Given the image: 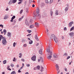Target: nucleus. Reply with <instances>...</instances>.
Here are the masks:
<instances>
[{
    "label": "nucleus",
    "instance_id": "f257e3e1",
    "mask_svg": "<svg viewBox=\"0 0 74 74\" xmlns=\"http://www.w3.org/2000/svg\"><path fill=\"white\" fill-rule=\"evenodd\" d=\"M49 48H50V46H49L48 48L46 50L47 52L49 53L48 55L49 56L47 57V58L48 59H51L52 58L51 55H52V52H50V49Z\"/></svg>",
    "mask_w": 74,
    "mask_h": 74
},
{
    "label": "nucleus",
    "instance_id": "f03ea898",
    "mask_svg": "<svg viewBox=\"0 0 74 74\" xmlns=\"http://www.w3.org/2000/svg\"><path fill=\"white\" fill-rule=\"evenodd\" d=\"M3 39L2 43L3 45H5L7 44V41L6 40L5 38L3 37V36L1 35H0V41L1 40V39Z\"/></svg>",
    "mask_w": 74,
    "mask_h": 74
},
{
    "label": "nucleus",
    "instance_id": "7ed1b4c3",
    "mask_svg": "<svg viewBox=\"0 0 74 74\" xmlns=\"http://www.w3.org/2000/svg\"><path fill=\"white\" fill-rule=\"evenodd\" d=\"M40 12V10H39V8H38L36 10V13H37V14H36V13H35V15L36 16H39L40 17L41 16L40 15V14H39V12Z\"/></svg>",
    "mask_w": 74,
    "mask_h": 74
},
{
    "label": "nucleus",
    "instance_id": "20e7f679",
    "mask_svg": "<svg viewBox=\"0 0 74 74\" xmlns=\"http://www.w3.org/2000/svg\"><path fill=\"white\" fill-rule=\"evenodd\" d=\"M56 37H55V36L54 34H52L50 37V38L51 40H54L55 38Z\"/></svg>",
    "mask_w": 74,
    "mask_h": 74
},
{
    "label": "nucleus",
    "instance_id": "39448f33",
    "mask_svg": "<svg viewBox=\"0 0 74 74\" xmlns=\"http://www.w3.org/2000/svg\"><path fill=\"white\" fill-rule=\"evenodd\" d=\"M25 23L26 25L27 26H29V22L27 21V20H25Z\"/></svg>",
    "mask_w": 74,
    "mask_h": 74
},
{
    "label": "nucleus",
    "instance_id": "423d86ee",
    "mask_svg": "<svg viewBox=\"0 0 74 74\" xmlns=\"http://www.w3.org/2000/svg\"><path fill=\"white\" fill-rule=\"evenodd\" d=\"M66 7L65 9V11H67L68 10V7H69V4H67L66 5Z\"/></svg>",
    "mask_w": 74,
    "mask_h": 74
},
{
    "label": "nucleus",
    "instance_id": "0eeeda50",
    "mask_svg": "<svg viewBox=\"0 0 74 74\" xmlns=\"http://www.w3.org/2000/svg\"><path fill=\"white\" fill-rule=\"evenodd\" d=\"M36 57V56H35L32 57L31 58L32 60H33V61H35Z\"/></svg>",
    "mask_w": 74,
    "mask_h": 74
},
{
    "label": "nucleus",
    "instance_id": "6e6552de",
    "mask_svg": "<svg viewBox=\"0 0 74 74\" xmlns=\"http://www.w3.org/2000/svg\"><path fill=\"white\" fill-rule=\"evenodd\" d=\"M73 24V22L72 21L71 22H70L69 23V27H71V26H72V25Z\"/></svg>",
    "mask_w": 74,
    "mask_h": 74
},
{
    "label": "nucleus",
    "instance_id": "1a4fd4ad",
    "mask_svg": "<svg viewBox=\"0 0 74 74\" xmlns=\"http://www.w3.org/2000/svg\"><path fill=\"white\" fill-rule=\"evenodd\" d=\"M35 38L36 39V40L37 41H39V40L38 39V37H37V34H36L35 36Z\"/></svg>",
    "mask_w": 74,
    "mask_h": 74
},
{
    "label": "nucleus",
    "instance_id": "9d476101",
    "mask_svg": "<svg viewBox=\"0 0 74 74\" xmlns=\"http://www.w3.org/2000/svg\"><path fill=\"white\" fill-rule=\"evenodd\" d=\"M15 18V16H13L11 20L10 21V22H13V20Z\"/></svg>",
    "mask_w": 74,
    "mask_h": 74
},
{
    "label": "nucleus",
    "instance_id": "9b49d317",
    "mask_svg": "<svg viewBox=\"0 0 74 74\" xmlns=\"http://www.w3.org/2000/svg\"><path fill=\"white\" fill-rule=\"evenodd\" d=\"M54 40L55 42H56V43L58 42V39L57 38H55V39H54Z\"/></svg>",
    "mask_w": 74,
    "mask_h": 74
},
{
    "label": "nucleus",
    "instance_id": "f8f14e48",
    "mask_svg": "<svg viewBox=\"0 0 74 74\" xmlns=\"http://www.w3.org/2000/svg\"><path fill=\"white\" fill-rule=\"evenodd\" d=\"M56 70L57 71H58L59 70V66L58 65V64H56Z\"/></svg>",
    "mask_w": 74,
    "mask_h": 74
},
{
    "label": "nucleus",
    "instance_id": "ddd939ff",
    "mask_svg": "<svg viewBox=\"0 0 74 74\" xmlns=\"http://www.w3.org/2000/svg\"><path fill=\"white\" fill-rule=\"evenodd\" d=\"M35 24L36 27H39V24H38V23H36Z\"/></svg>",
    "mask_w": 74,
    "mask_h": 74
},
{
    "label": "nucleus",
    "instance_id": "4468645a",
    "mask_svg": "<svg viewBox=\"0 0 74 74\" xmlns=\"http://www.w3.org/2000/svg\"><path fill=\"white\" fill-rule=\"evenodd\" d=\"M8 18V15H5L4 18V19H7Z\"/></svg>",
    "mask_w": 74,
    "mask_h": 74
},
{
    "label": "nucleus",
    "instance_id": "2eb2a0df",
    "mask_svg": "<svg viewBox=\"0 0 74 74\" xmlns=\"http://www.w3.org/2000/svg\"><path fill=\"white\" fill-rule=\"evenodd\" d=\"M39 53L40 55H42V49H41L39 51Z\"/></svg>",
    "mask_w": 74,
    "mask_h": 74
},
{
    "label": "nucleus",
    "instance_id": "dca6fc26",
    "mask_svg": "<svg viewBox=\"0 0 74 74\" xmlns=\"http://www.w3.org/2000/svg\"><path fill=\"white\" fill-rule=\"evenodd\" d=\"M34 25H30V26H29V28L32 29V28H34Z\"/></svg>",
    "mask_w": 74,
    "mask_h": 74
},
{
    "label": "nucleus",
    "instance_id": "f3484780",
    "mask_svg": "<svg viewBox=\"0 0 74 74\" xmlns=\"http://www.w3.org/2000/svg\"><path fill=\"white\" fill-rule=\"evenodd\" d=\"M12 0H10L9 3H8V4L9 5H11L12 4Z\"/></svg>",
    "mask_w": 74,
    "mask_h": 74
},
{
    "label": "nucleus",
    "instance_id": "a211bd4d",
    "mask_svg": "<svg viewBox=\"0 0 74 74\" xmlns=\"http://www.w3.org/2000/svg\"><path fill=\"white\" fill-rule=\"evenodd\" d=\"M74 33L73 32H71L69 34V36H73L74 35Z\"/></svg>",
    "mask_w": 74,
    "mask_h": 74
},
{
    "label": "nucleus",
    "instance_id": "6ab92c4d",
    "mask_svg": "<svg viewBox=\"0 0 74 74\" xmlns=\"http://www.w3.org/2000/svg\"><path fill=\"white\" fill-rule=\"evenodd\" d=\"M53 57L55 58H57L58 56L57 55H54L53 56Z\"/></svg>",
    "mask_w": 74,
    "mask_h": 74
},
{
    "label": "nucleus",
    "instance_id": "aec40b11",
    "mask_svg": "<svg viewBox=\"0 0 74 74\" xmlns=\"http://www.w3.org/2000/svg\"><path fill=\"white\" fill-rule=\"evenodd\" d=\"M11 33L10 32H8V37H11Z\"/></svg>",
    "mask_w": 74,
    "mask_h": 74
},
{
    "label": "nucleus",
    "instance_id": "412c9836",
    "mask_svg": "<svg viewBox=\"0 0 74 74\" xmlns=\"http://www.w3.org/2000/svg\"><path fill=\"white\" fill-rule=\"evenodd\" d=\"M12 3H15L16 2L17 0H12Z\"/></svg>",
    "mask_w": 74,
    "mask_h": 74
},
{
    "label": "nucleus",
    "instance_id": "4be33fe9",
    "mask_svg": "<svg viewBox=\"0 0 74 74\" xmlns=\"http://www.w3.org/2000/svg\"><path fill=\"white\" fill-rule=\"evenodd\" d=\"M10 66H8L7 69L8 70H10V71H11V69L10 68Z\"/></svg>",
    "mask_w": 74,
    "mask_h": 74
},
{
    "label": "nucleus",
    "instance_id": "5701e85b",
    "mask_svg": "<svg viewBox=\"0 0 74 74\" xmlns=\"http://www.w3.org/2000/svg\"><path fill=\"white\" fill-rule=\"evenodd\" d=\"M23 18V16H22V17H21V18H20L18 20V21H21V20H22Z\"/></svg>",
    "mask_w": 74,
    "mask_h": 74
},
{
    "label": "nucleus",
    "instance_id": "b1692460",
    "mask_svg": "<svg viewBox=\"0 0 74 74\" xmlns=\"http://www.w3.org/2000/svg\"><path fill=\"white\" fill-rule=\"evenodd\" d=\"M11 74H16V72L15 71H13L12 72Z\"/></svg>",
    "mask_w": 74,
    "mask_h": 74
},
{
    "label": "nucleus",
    "instance_id": "393cba45",
    "mask_svg": "<svg viewBox=\"0 0 74 74\" xmlns=\"http://www.w3.org/2000/svg\"><path fill=\"white\" fill-rule=\"evenodd\" d=\"M37 68L38 70H40V66L38 65L36 67Z\"/></svg>",
    "mask_w": 74,
    "mask_h": 74
},
{
    "label": "nucleus",
    "instance_id": "a878e982",
    "mask_svg": "<svg viewBox=\"0 0 74 74\" xmlns=\"http://www.w3.org/2000/svg\"><path fill=\"white\" fill-rule=\"evenodd\" d=\"M33 43V41L32 40H30L29 42V44H32Z\"/></svg>",
    "mask_w": 74,
    "mask_h": 74
},
{
    "label": "nucleus",
    "instance_id": "bb28decb",
    "mask_svg": "<svg viewBox=\"0 0 74 74\" xmlns=\"http://www.w3.org/2000/svg\"><path fill=\"white\" fill-rule=\"evenodd\" d=\"M55 14L56 15H58V11L57 10H56V12Z\"/></svg>",
    "mask_w": 74,
    "mask_h": 74
},
{
    "label": "nucleus",
    "instance_id": "cd10ccee",
    "mask_svg": "<svg viewBox=\"0 0 74 74\" xmlns=\"http://www.w3.org/2000/svg\"><path fill=\"white\" fill-rule=\"evenodd\" d=\"M13 47H15V46L16 45V43H15V42H14L13 44Z\"/></svg>",
    "mask_w": 74,
    "mask_h": 74
},
{
    "label": "nucleus",
    "instance_id": "c85d7f7f",
    "mask_svg": "<svg viewBox=\"0 0 74 74\" xmlns=\"http://www.w3.org/2000/svg\"><path fill=\"white\" fill-rule=\"evenodd\" d=\"M74 27H72L70 29V31H72L74 29Z\"/></svg>",
    "mask_w": 74,
    "mask_h": 74
},
{
    "label": "nucleus",
    "instance_id": "c756f323",
    "mask_svg": "<svg viewBox=\"0 0 74 74\" xmlns=\"http://www.w3.org/2000/svg\"><path fill=\"white\" fill-rule=\"evenodd\" d=\"M45 2L46 3H47V4L49 3V2H48V0H45Z\"/></svg>",
    "mask_w": 74,
    "mask_h": 74
},
{
    "label": "nucleus",
    "instance_id": "7c9ffc66",
    "mask_svg": "<svg viewBox=\"0 0 74 74\" xmlns=\"http://www.w3.org/2000/svg\"><path fill=\"white\" fill-rule=\"evenodd\" d=\"M27 32H28L29 33H31V32H32V31L30 30H27Z\"/></svg>",
    "mask_w": 74,
    "mask_h": 74
},
{
    "label": "nucleus",
    "instance_id": "2f4dec72",
    "mask_svg": "<svg viewBox=\"0 0 74 74\" xmlns=\"http://www.w3.org/2000/svg\"><path fill=\"white\" fill-rule=\"evenodd\" d=\"M3 64H5L6 63V60H4L3 61Z\"/></svg>",
    "mask_w": 74,
    "mask_h": 74
},
{
    "label": "nucleus",
    "instance_id": "473e14b6",
    "mask_svg": "<svg viewBox=\"0 0 74 74\" xmlns=\"http://www.w3.org/2000/svg\"><path fill=\"white\" fill-rule=\"evenodd\" d=\"M40 60L41 62H43V59L42 58H40Z\"/></svg>",
    "mask_w": 74,
    "mask_h": 74
},
{
    "label": "nucleus",
    "instance_id": "72a5a7b5",
    "mask_svg": "<svg viewBox=\"0 0 74 74\" xmlns=\"http://www.w3.org/2000/svg\"><path fill=\"white\" fill-rule=\"evenodd\" d=\"M23 46L24 47H27V44H24L23 45Z\"/></svg>",
    "mask_w": 74,
    "mask_h": 74
},
{
    "label": "nucleus",
    "instance_id": "f704fd0d",
    "mask_svg": "<svg viewBox=\"0 0 74 74\" xmlns=\"http://www.w3.org/2000/svg\"><path fill=\"white\" fill-rule=\"evenodd\" d=\"M53 13V12H52V11H50V14H51V16H52V15Z\"/></svg>",
    "mask_w": 74,
    "mask_h": 74
},
{
    "label": "nucleus",
    "instance_id": "c9c22d12",
    "mask_svg": "<svg viewBox=\"0 0 74 74\" xmlns=\"http://www.w3.org/2000/svg\"><path fill=\"white\" fill-rule=\"evenodd\" d=\"M23 12V10H21L20 12V14H22V13Z\"/></svg>",
    "mask_w": 74,
    "mask_h": 74
},
{
    "label": "nucleus",
    "instance_id": "e433bc0d",
    "mask_svg": "<svg viewBox=\"0 0 74 74\" xmlns=\"http://www.w3.org/2000/svg\"><path fill=\"white\" fill-rule=\"evenodd\" d=\"M10 66L11 67H13L14 66V64H11Z\"/></svg>",
    "mask_w": 74,
    "mask_h": 74
},
{
    "label": "nucleus",
    "instance_id": "4c0bfd02",
    "mask_svg": "<svg viewBox=\"0 0 74 74\" xmlns=\"http://www.w3.org/2000/svg\"><path fill=\"white\" fill-rule=\"evenodd\" d=\"M53 2V0H50V3H52Z\"/></svg>",
    "mask_w": 74,
    "mask_h": 74
},
{
    "label": "nucleus",
    "instance_id": "58836bf2",
    "mask_svg": "<svg viewBox=\"0 0 74 74\" xmlns=\"http://www.w3.org/2000/svg\"><path fill=\"white\" fill-rule=\"evenodd\" d=\"M3 33H6V30L5 29H4L3 30Z\"/></svg>",
    "mask_w": 74,
    "mask_h": 74
},
{
    "label": "nucleus",
    "instance_id": "ea45409f",
    "mask_svg": "<svg viewBox=\"0 0 74 74\" xmlns=\"http://www.w3.org/2000/svg\"><path fill=\"white\" fill-rule=\"evenodd\" d=\"M21 60L22 62H25V59H21Z\"/></svg>",
    "mask_w": 74,
    "mask_h": 74
},
{
    "label": "nucleus",
    "instance_id": "a19ab883",
    "mask_svg": "<svg viewBox=\"0 0 74 74\" xmlns=\"http://www.w3.org/2000/svg\"><path fill=\"white\" fill-rule=\"evenodd\" d=\"M22 1H20L18 3V4H21L22 3Z\"/></svg>",
    "mask_w": 74,
    "mask_h": 74
},
{
    "label": "nucleus",
    "instance_id": "79ce46f5",
    "mask_svg": "<svg viewBox=\"0 0 74 74\" xmlns=\"http://www.w3.org/2000/svg\"><path fill=\"white\" fill-rule=\"evenodd\" d=\"M64 30H67V28H66V27H65L64 28Z\"/></svg>",
    "mask_w": 74,
    "mask_h": 74
},
{
    "label": "nucleus",
    "instance_id": "37998d69",
    "mask_svg": "<svg viewBox=\"0 0 74 74\" xmlns=\"http://www.w3.org/2000/svg\"><path fill=\"white\" fill-rule=\"evenodd\" d=\"M70 56H68L67 58H66V59H70Z\"/></svg>",
    "mask_w": 74,
    "mask_h": 74
},
{
    "label": "nucleus",
    "instance_id": "c03bdc74",
    "mask_svg": "<svg viewBox=\"0 0 74 74\" xmlns=\"http://www.w3.org/2000/svg\"><path fill=\"white\" fill-rule=\"evenodd\" d=\"M0 27H2V28H3V25L1 24L0 25Z\"/></svg>",
    "mask_w": 74,
    "mask_h": 74
},
{
    "label": "nucleus",
    "instance_id": "a18cd8bd",
    "mask_svg": "<svg viewBox=\"0 0 74 74\" xmlns=\"http://www.w3.org/2000/svg\"><path fill=\"white\" fill-rule=\"evenodd\" d=\"M26 66L27 67H29L30 66V64H27Z\"/></svg>",
    "mask_w": 74,
    "mask_h": 74
},
{
    "label": "nucleus",
    "instance_id": "49530a36",
    "mask_svg": "<svg viewBox=\"0 0 74 74\" xmlns=\"http://www.w3.org/2000/svg\"><path fill=\"white\" fill-rule=\"evenodd\" d=\"M25 40H26L23 39V41H22L23 42H25Z\"/></svg>",
    "mask_w": 74,
    "mask_h": 74
},
{
    "label": "nucleus",
    "instance_id": "de8ad7c7",
    "mask_svg": "<svg viewBox=\"0 0 74 74\" xmlns=\"http://www.w3.org/2000/svg\"><path fill=\"white\" fill-rule=\"evenodd\" d=\"M37 67H35L34 68V70H37Z\"/></svg>",
    "mask_w": 74,
    "mask_h": 74
},
{
    "label": "nucleus",
    "instance_id": "09e8293b",
    "mask_svg": "<svg viewBox=\"0 0 74 74\" xmlns=\"http://www.w3.org/2000/svg\"><path fill=\"white\" fill-rule=\"evenodd\" d=\"M26 3H27V1H25L24 3L25 5H26Z\"/></svg>",
    "mask_w": 74,
    "mask_h": 74
},
{
    "label": "nucleus",
    "instance_id": "8fccbe9b",
    "mask_svg": "<svg viewBox=\"0 0 74 74\" xmlns=\"http://www.w3.org/2000/svg\"><path fill=\"white\" fill-rule=\"evenodd\" d=\"M19 67V65L18 64L16 65V67L17 68H18V67Z\"/></svg>",
    "mask_w": 74,
    "mask_h": 74
},
{
    "label": "nucleus",
    "instance_id": "3c124183",
    "mask_svg": "<svg viewBox=\"0 0 74 74\" xmlns=\"http://www.w3.org/2000/svg\"><path fill=\"white\" fill-rule=\"evenodd\" d=\"M15 58H14V59L13 60V62H15Z\"/></svg>",
    "mask_w": 74,
    "mask_h": 74
},
{
    "label": "nucleus",
    "instance_id": "603ef678",
    "mask_svg": "<svg viewBox=\"0 0 74 74\" xmlns=\"http://www.w3.org/2000/svg\"><path fill=\"white\" fill-rule=\"evenodd\" d=\"M32 7L33 8L34 7H35V5H34V4H33L32 5Z\"/></svg>",
    "mask_w": 74,
    "mask_h": 74
},
{
    "label": "nucleus",
    "instance_id": "864d4df0",
    "mask_svg": "<svg viewBox=\"0 0 74 74\" xmlns=\"http://www.w3.org/2000/svg\"><path fill=\"white\" fill-rule=\"evenodd\" d=\"M31 36V34H28V35H27V36Z\"/></svg>",
    "mask_w": 74,
    "mask_h": 74
},
{
    "label": "nucleus",
    "instance_id": "5fc2aeb1",
    "mask_svg": "<svg viewBox=\"0 0 74 74\" xmlns=\"http://www.w3.org/2000/svg\"><path fill=\"white\" fill-rule=\"evenodd\" d=\"M21 70H20V69H19L18 70V73H21Z\"/></svg>",
    "mask_w": 74,
    "mask_h": 74
},
{
    "label": "nucleus",
    "instance_id": "6e6d98bb",
    "mask_svg": "<svg viewBox=\"0 0 74 74\" xmlns=\"http://www.w3.org/2000/svg\"><path fill=\"white\" fill-rule=\"evenodd\" d=\"M67 53H65L64 54V56H67Z\"/></svg>",
    "mask_w": 74,
    "mask_h": 74
},
{
    "label": "nucleus",
    "instance_id": "4d7b16f0",
    "mask_svg": "<svg viewBox=\"0 0 74 74\" xmlns=\"http://www.w3.org/2000/svg\"><path fill=\"white\" fill-rule=\"evenodd\" d=\"M6 11H8V8H7L5 10Z\"/></svg>",
    "mask_w": 74,
    "mask_h": 74
},
{
    "label": "nucleus",
    "instance_id": "13d9d810",
    "mask_svg": "<svg viewBox=\"0 0 74 74\" xmlns=\"http://www.w3.org/2000/svg\"><path fill=\"white\" fill-rule=\"evenodd\" d=\"M64 70H65V71H67V69H66V68H64Z\"/></svg>",
    "mask_w": 74,
    "mask_h": 74
},
{
    "label": "nucleus",
    "instance_id": "bf43d9fd",
    "mask_svg": "<svg viewBox=\"0 0 74 74\" xmlns=\"http://www.w3.org/2000/svg\"><path fill=\"white\" fill-rule=\"evenodd\" d=\"M38 45H39V43H37L36 45V46H38Z\"/></svg>",
    "mask_w": 74,
    "mask_h": 74
},
{
    "label": "nucleus",
    "instance_id": "052dcab7",
    "mask_svg": "<svg viewBox=\"0 0 74 74\" xmlns=\"http://www.w3.org/2000/svg\"><path fill=\"white\" fill-rule=\"evenodd\" d=\"M19 55H20V56H22V53H20L19 54Z\"/></svg>",
    "mask_w": 74,
    "mask_h": 74
},
{
    "label": "nucleus",
    "instance_id": "680f3d73",
    "mask_svg": "<svg viewBox=\"0 0 74 74\" xmlns=\"http://www.w3.org/2000/svg\"><path fill=\"white\" fill-rule=\"evenodd\" d=\"M23 66H22L21 67V68H20V70H21L23 68Z\"/></svg>",
    "mask_w": 74,
    "mask_h": 74
},
{
    "label": "nucleus",
    "instance_id": "e2e57ef3",
    "mask_svg": "<svg viewBox=\"0 0 74 74\" xmlns=\"http://www.w3.org/2000/svg\"><path fill=\"white\" fill-rule=\"evenodd\" d=\"M42 70H43L44 69V68L42 67H41Z\"/></svg>",
    "mask_w": 74,
    "mask_h": 74
},
{
    "label": "nucleus",
    "instance_id": "0e129e2a",
    "mask_svg": "<svg viewBox=\"0 0 74 74\" xmlns=\"http://www.w3.org/2000/svg\"><path fill=\"white\" fill-rule=\"evenodd\" d=\"M22 65H23V66H22V67H23L24 66V64L23 63V64H22Z\"/></svg>",
    "mask_w": 74,
    "mask_h": 74
},
{
    "label": "nucleus",
    "instance_id": "69168bd1",
    "mask_svg": "<svg viewBox=\"0 0 74 74\" xmlns=\"http://www.w3.org/2000/svg\"><path fill=\"white\" fill-rule=\"evenodd\" d=\"M60 71H58V72H57V74H59L60 73Z\"/></svg>",
    "mask_w": 74,
    "mask_h": 74
},
{
    "label": "nucleus",
    "instance_id": "338daca9",
    "mask_svg": "<svg viewBox=\"0 0 74 74\" xmlns=\"http://www.w3.org/2000/svg\"><path fill=\"white\" fill-rule=\"evenodd\" d=\"M32 0H29V2L30 3H32Z\"/></svg>",
    "mask_w": 74,
    "mask_h": 74
},
{
    "label": "nucleus",
    "instance_id": "774afa93",
    "mask_svg": "<svg viewBox=\"0 0 74 74\" xmlns=\"http://www.w3.org/2000/svg\"><path fill=\"white\" fill-rule=\"evenodd\" d=\"M25 74H29V73L28 72H26Z\"/></svg>",
    "mask_w": 74,
    "mask_h": 74
}]
</instances>
